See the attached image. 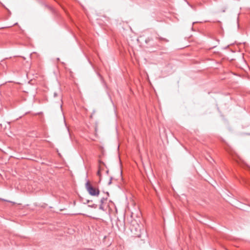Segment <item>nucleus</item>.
<instances>
[{
    "label": "nucleus",
    "instance_id": "20e7f679",
    "mask_svg": "<svg viewBox=\"0 0 250 250\" xmlns=\"http://www.w3.org/2000/svg\"><path fill=\"white\" fill-rule=\"evenodd\" d=\"M106 199H107V198H102L101 199V201H100L101 204H103L104 203V202Z\"/></svg>",
    "mask_w": 250,
    "mask_h": 250
},
{
    "label": "nucleus",
    "instance_id": "9b49d317",
    "mask_svg": "<svg viewBox=\"0 0 250 250\" xmlns=\"http://www.w3.org/2000/svg\"><path fill=\"white\" fill-rule=\"evenodd\" d=\"M107 196H109L108 192H107Z\"/></svg>",
    "mask_w": 250,
    "mask_h": 250
},
{
    "label": "nucleus",
    "instance_id": "0eeeda50",
    "mask_svg": "<svg viewBox=\"0 0 250 250\" xmlns=\"http://www.w3.org/2000/svg\"><path fill=\"white\" fill-rule=\"evenodd\" d=\"M100 209H103V206H102V204H101L100 206Z\"/></svg>",
    "mask_w": 250,
    "mask_h": 250
},
{
    "label": "nucleus",
    "instance_id": "f03ea898",
    "mask_svg": "<svg viewBox=\"0 0 250 250\" xmlns=\"http://www.w3.org/2000/svg\"><path fill=\"white\" fill-rule=\"evenodd\" d=\"M85 188L86 190L92 196H98L99 194L100 191L98 188L94 187L89 181L85 184Z\"/></svg>",
    "mask_w": 250,
    "mask_h": 250
},
{
    "label": "nucleus",
    "instance_id": "423d86ee",
    "mask_svg": "<svg viewBox=\"0 0 250 250\" xmlns=\"http://www.w3.org/2000/svg\"><path fill=\"white\" fill-rule=\"evenodd\" d=\"M112 177H110L109 181L108 183V185H110L112 183Z\"/></svg>",
    "mask_w": 250,
    "mask_h": 250
},
{
    "label": "nucleus",
    "instance_id": "9d476101",
    "mask_svg": "<svg viewBox=\"0 0 250 250\" xmlns=\"http://www.w3.org/2000/svg\"><path fill=\"white\" fill-rule=\"evenodd\" d=\"M106 173H108V170H107L106 171Z\"/></svg>",
    "mask_w": 250,
    "mask_h": 250
},
{
    "label": "nucleus",
    "instance_id": "6e6552de",
    "mask_svg": "<svg viewBox=\"0 0 250 250\" xmlns=\"http://www.w3.org/2000/svg\"><path fill=\"white\" fill-rule=\"evenodd\" d=\"M57 96V94L56 93H54V97H56V96Z\"/></svg>",
    "mask_w": 250,
    "mask_h": 250
},
{
    "label": "nucleus",
    "instance_id": "39448f33",
    "mask_svg": "<svg viewBox=\"0 0 250 250\" xmlns=\"http://www.w3.org/2000/svg\"><path fill=\"white\" fill-rule=\"evenodd\" d=\"M159 39L161 41H164L165 42H168V40L166 39H165V38H159Z\"/></svg>",
    "mask_w": 250,
    "mask_h": 250
},
{
    "label": "nucleus",
    "instance_id": "f257e3e1",
    "mask_svg": "<svg viewBox=\"0 0 250 250\" xmlns=\"http://www.w3.org/2000/svg\"><path fill=\"white\" fill-rule=\"evenodd\" d=\"M129 228L132 234L134 235V236L138 237H141V227L136 222L132 221L131 222Z\"/></svg>",
    "mask_w": 250,
    "mask_h": 250
},
{
    "label": "nucleus",
    "instance_id": "1a4fd4ad",
    "mask_svg": "<svg viewBox=\"0 0 250 250\" xmlns=\"http://www.w3.org/2000/svg\"><path fill=\"white\" fill-rule=\"evenodd\" d=\"M99 162L100 164H104V163H103L101 160H99Z\"/></svg>",
    "mask_w": 250,
    "mask_h": 250
},
{
    "label": "nucleus",
    "instance_id": "7ed1b4c3",
    "mask_svg": "<svg viewBox=\"0 0 250 250\" xmlns=\"http://www.w3.org/2000/svg\"><path fill=\"white\" fill-rule=\"evenodd\" d=\"M97 175L99 176V177H101V167H100L99 166V170L98 171H97Z\"/></svg>",
    "mask_w": 250,
    "mask_h": 250
}]
</instances>
